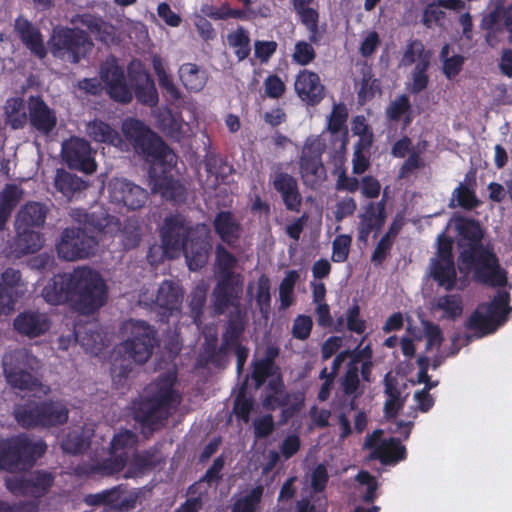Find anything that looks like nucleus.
Listing matches in <instances>:
<instances>
[{"instance_id": "f257e3e1", "label": "nucleus", "mask_w": 512, "mask_h": 512, "mask_svg": "<svg viewBox=\"0 0 512 512\" xmlns=\"http://www.w3.org/2000/svg\"><path fill=\"white\" fill-rule=\"evenodd\" d=\"M458 269L461 273H472L473 279L489 287H505L507 271L501 266L494 246L484 243V230L478 220L459 216L455 219Z\"/></svg>"}, {"instance_id": "f03ea898", "label": "nucleus", "mask_w": 512, "mask_h": 512, "mask_svg": "<svg viewBox=\"0 0 512 512\" xmlns=\"http://www.w3.org/2000/svg\"><path fill=\"white\" fill-rule=\"evenodd\" d=\"M162 248L169 258L184 253L191 271L203 268L212 248L210 232L205 224L191 226L181 214H170L164 218L160 228Z\"/></svg>"}, {"instance_id": "7ed1b4c3", "label": "nucleus", "mask_w": 512, "mask_h": 512, "mask_svg": "<svg viewBox=\"0 0 512 512\" xmlns=\"http://www.w3.org/2000/svg\"><path fill=\"white\" fill-rule=\"evenodd\" d=\"M129 336L118 346V354L111 365V377L116 385H123L135 364H144L158 345L157 330L144 320H130L126 323Z\"/></svg>"}, {"instance_id": "20e7f679", "label": "nucleus", "mask_w": 512, "mask_h": 512, "mask_svg": "<svg viewBox=\"0 0 512 512\" xmlns=\"http://www.w3.org/2000/svg\"><path fill=\"white\" fill-rule=\"evenodd\" d=\"M121 131L124 146H131L137 155L150 163V167L169 169L176 166L177 155L144 121L133 117L126 118L122 122Z\"/></svg>"}, {"instance_id": "39448f33", "label": "nucleus", "mask_w": 512, "mask_h": 512, "mask_svg": "<svg viewBox=\"0 0 512 512\" xmlns=\"http://www.w3.org/2000/svg\"><path fill=\"white\" fill-rule=\"evenodd\" d=\"M179 402L180 396L174 389V380L169 376L161 377L150 396L133 401V418L143 431L153 433L166 425Z\"/></svg>"}, {"instance_id": "423d86ee", "label": "nucleus", "mask_w": 512, "mask_h": 512, "mask_svg": "<svg viewBox=\"0 0 512 512\" xmlns=\"http://www.w3.org/2000/svg\"><path fill=\"white\" fill-rule=\"evenodd\" d=\"M3 372L7 383L20 391H39L44 395L50 392V387L44 385L38 371L40 360L26 348H17L3 356Z\"/></svg>"}, {"instance_id": "0eeeda50", "label": "nucleus", "mask_w": 512, "mask_h": 512, "mask_svg": "<svg viewBox=\"0 0 512 512\" xmlns=\"http://www.w3.org/2000/svg\"><path fill=\"white\" fill-rule=\"evenodd\" d=\"M47 450V444L26 434L0 439V470L15 473L31 469Z\"/></svg>"}, {"instance_id": "6e6552de", "label": "nucleus", "mask_w": 512, "mask_h": 512, "mask_svg": "<svg viewBox=\"0 0 512 512\" xmlns=\"http://www.w3.org/2000/svg\"><path fill=\"white\" fill-rule=\"evenodd\" d=\"M74 276L72 308L83 315L95 313L107 302L108 289L104 279L89 267L74 269Z\"/></svg>"}, {"instance_id": "1a4fd4ad", "label": "nucleus", "mask_w": 512, "mask_h": 512, "mask_svg": "<svg viewBox=\"0 0 512 512\" xmlns=\"http://www.w3.org/2000/svg\"><path fill=\"white\" fill-rule=\"evenodd\" d=\"M16 421L26 429L52 428L64 425L69 418V409L61 400L29 401L14 410Z\"/></svg>"}, {"instance_id": "9d476101", "label": "nucleus", "mask_w": 512, "mask_h": 512, "mask_svg": "<svg viewBox=\"0 0 512 512\" xmlns=\"http://www.w3.org/2000/svg\"><path fill=\"white\" fill-rule=\"evenodd\" d=\"M48 46L54 58L78 64L91 52L93 42L84 30L58 27L53 29Z\"/></svg>"}, {"instance_id": "9b49d317", "label": "nucleus", "mask_w": 512, "mask_h": 512, "mask_svg": "<svg viewBox=\"0 0 512 512\" xmlns=\"http://www.w3.org/2000/svg\"><path fill=\"white\" fill-rule=\"evenodd\" d=\"M326 143L320 136H310L304 141L299 156V175L302 183L310 190L319 189L327 179V171L322 159Z\"/></svg>"}, {"instance_id": "f8f14e48", "label": "nucleus", "mask_w": 512, "mask_h": 512, "mask_svg": "<svg viewBox=\"0 0 512 512\" xmlns=\"http://www.w3.org/2000/svg\"><path fill=\"white\" fill-rule=\"evenodd\" d=\"M244 291L243 275L217 277L211 295L212 309L215 315L231 311L246 310L241 304Z\"/></svg>"}, {"instance_id": "ddd939ff", "label": "nucleus", "mask_w": 512, "mask_h": 512, "mask_svg": "<svg viewBox=\"0 0 512 512\" xmlns=\"http://www.w3.org/2000/svg\"><path fill=\"white\" fill-rule=\"evenodd\" d=\"M97 241L82 228H65L56 245L59 258L75 261L88 258L94 253Z\"/></svg>"}, {"instance_id": "4468645a", "label": "nucleus", "mask_w": 512, "mask_h": 512, "mask_svg": "<svg viewBox=\"0 0 512 512\" xmlns=\"http://www.w3.org/2000/svg\"><path fill=\"white\" fill-rule=\"evenodd\" d=\"M100 78L105 85L106 93L118 103L128 104L133 99V91L128 85L124 70L116 60L106 61L100 67Z\"/></svg>"}, {"instance_id": "2eb2a0df", "label": "nucleus", "mask_w": 512, "mask_h": 512, "mask_svg": "<svg viewBox=\"0 0 512 512\" xmlns=\"http://www.w3.org/2000/svg\"><path fill=\"white\" fill-rule=\"evenodd\" d=\"M62 157L69 168L85 173L96 170L94 152L90 143L79 137H71L62 144Z\"/></svg>"}, {"instance_id": "dca6fc26", "label": "nucleus", "mask_w": 512, "mask_h": 512, "mask_svg": "<svg viewBox=\"0 0 512 512\" xmlns=\"http://www.w3.org/2000/svg\"><path fill=\"white\" fill-rule=\"evenodd\" d=\"M183 298L184 290L177 282L164 280L159 285L154 305L161 322L167 323L171 316L181 312Z\"/></svg>"}, {"instance_id": "f3484780", "label": "nucleus", "mask_w": 512, "mask_h": 512, "mask_svg": "<svg viewBox=\"0 0 512 512\" xmlns=\"http://www.w3.org/2000/svg\"><path fill=\"white\" fill-rule=\"evenodd\" d=\"M273 189L280 195L285 209L289 212L299 213L303 204L298 180L290 173L277 168L270 174Z\"/></svg>"}, {"instance_id": "a211bd4d", "label": "nucleus", "mask_w": 512, "mask_h": 512, "mask_svg": "<svg viewBox=\"0 0 512 512\" xmlns=\"http://www.w3.org/2000/svg\"><path fill=\"white\" fill-rule=\"evenodd\" d=\"M51 327L52 319L49 314L38 309H26L13 319L14 331L28 339L46 335Z\"/></svg>"}, {"instance_id": "6ab92c4d", "label": "nucleus", "mask_w": 512, "mask_h": 512, "mask_svg": "<svg viewBox=\"0 0 512 512\" xmlns=\"http://www.w3.org/2000/svg\"><path fill=\"white\" fill-rule=\"evenodd\" d=\"M27 122L33 131L48 137L55 130L58 119L55 110L50 108L40 96H30Z\"/></svg>"}, {"instance_id": "aec40b11", "label": "nucleus", "mask_w": 512, "mask_h": 512, "mask_svg": "<svg viewBox=\"0 0 512 512\" xmlns=\"http://www.w3.org/2000/svg\"><path fill=\"white\" fill-rule=\"evenodd\" d=\"M109 194L113 202L130 210L142 208L148 199L147 190L124 178H116L110 182Z\"/></svg>"}, {"instance_id": "412c9836", "label": "nucleus", "mask_w": 512, "mask_h": 512, "mask_svg": "<svg viewBox=\"0 0 512 512\" xmlns=\"http://www.w3.org/2000/svg\"><path fill=\"white\" fill-rule=\"evenodd\" d=\"M74 270L70 273H58L54 275L41 291L43 300L53 306L62 304L73 305Z\"/></svg>"}, {"instance_id": "4be33fe9", "label": "nucleus", "mask_w": 512, "mask_h": 512, "mask_svg": "<svg viewBox=\"0 0 512 512\" xmlns=\"http://www.w3.org/2000/svg\"><path fill=\"white\" fill-rule=\"evenodd\" d=\"M480 27L486 32V41L489 45H493L496 34L503 29L508 32V42L512 44V3L505 7L500 0L493 10L483 16Z\"/></svg>"}, {"instance_id": "5701e85b", "label": "nucleus", "mask_w": 512, "mask_h": 512, "mask_svg": "<svg viewBox=\"0 0 512 512\" xmlns=\"http://www.w3.org/2000/svg\"><path fill=\"white\" fill-rule=\"evenodd\" d=\"M387 196L386 191L380 201L377 203L369 202L364 211L359 215L360 223L358 228L359 241L366 242L369 235L374 231L379 233L385 224Z\"/></svg>"}, {"instance_id": "b1692460", "label": "nucleus", "mask_w": 512, "mask_h": 512, "mask_svg": "<svg viewBox=\"0 0 512 512\" xmlns=\"http://www.w3.org/2000/svg\"><path fill=\"white\" fill-rule=\"evenodd\" d=\"M14 32L33 56L40 60L46 58L48 51L43 34L30 20L22 15L18 16L14 21Z\"/></svg>"}, {"instance_id": "393cba45", "label": "nucleus", "mask_w": 512, "mask_h": 512, "mask_svg": "<svg viewBox=\"0 0 512 512\" xmlns=\"http://www.w3.org/2000/svg\"><path fill=\"white\" fill-rule=\"evenodd\" d=\"M294 88L298 97L309 106L318 105L325 97V86L319 75L308 69L296 75Z\"/></svg>"}, {"instance_id": "a878e982", "label": "nucleus", "mask_w": 512, "mask_h": 512, "mask_svg": "<svg viewBox=\"0 0 512 512\" xmlns=\"http://www.w3.org/2000/svg\"><path fill=\"white\" fill-rule=\"evenodd\" d=\"M157 166L150 167L149 177L153 184V191L160 193L166 200L181 202L186 197V188L178 180L175 179L171 174L173 168L164 169L161 168V173H157Z\"/></svg>"}, {"instance_id": "bb28decb", "label": "nucleus", "mask_w": 512, "mask_h": 512, "mask_svg": "<svg viewBox=\"0 0 512 512\" xmlns=\"http://www.w3.org/2000/svg\"><path fill=\"white\" fill-rule=\"evenodd\" d=\"M212 224L215 233L223 243L231 249H235L239 246L243 227L231 211H219L215 215Z\"/></svg>"}, {"instance_id": "cd10ccee", "label": "nucleus", "mask_w": 512, "mask_h": 512, "mask_svg": "<svg viewBox=\"0 0 512 512\" xmlns=\"http://www.w3.org/2000/svg\"><path fill=\"white\" fill-rule=\"evenodd\" d=\"M407 451L398 438L381 440L369 454V459L378 460L383 465H395L406 459Z\"/></svg>"}, {"instance_id": "c85d7f7f", "label": "nucleus", "mask_w": 512, "mask_h": 512, "mask_svg": "<svg viewBox=\"0 0 512 512\" xmlns=\"http://www.w3.org/2000/svg\"><path fill=\"white\" fill-rule=\"evenodd\" d=\"M15 230L13 249L17 255L33 254L42 248L44 236L39 230L19 225H15Z\"/></svg>"}, {"instance_id": "c756f323", "label": "nucleus", "mask_w": 512, "mask_h": 512, "mask_svg": "<svg viewBox=\"0 0 512 512\" xmlns=\"http://www.w3.org/2000/svg\"><path fill=\"white\" fill-rule=\"evenodd\" d=\"M48 208L45 204L30 201L24 204L16 215L15 225L39 230L47 218Z\"/></svg>"}, {"instance_id": "7c9ffc66", "label": "nucleus", "mask_w": 512, "mask_h": 512, "mask_svg": "<svg viewBox=\"0 0 512 512\" xmlns=\"http://www.w3.org/2000/svg\"><path fill=\"white\" fill-rule=\"evenodd\" d=\"M476 178L474 173H467L464 182L453 190L451 202L457 201V206L471 211L478 208L481 205V201L478 199L475 191ZM450 207H455L453 203H450Z\"/></svg>"}, {"instance_id": "2f4dec72", "label": "nucleus", "mask_w": 512, "mask_h": 512, "mask_svg": "<svg viewBox=\"0 0 512 512\" xmlns=\"http://www.w3.org/2000/svg\"><path fill=\"white\" fill-rule=\"evenodd\" d=\"M86 133L95 142L110 144L121 150L125 145L118 131L99 119H94L87 124Z\"/></svg>"}, {"instance_id": "473e14b6", "label": "nucleus", "mask_w": 512, "mask_h": 512, "mask_svg": "<svg viewBox=\"0 0 512 512\" xmlns=\"http://www.w3.org/2000/svg\"><path fill=\"white\" fill-rule=\"evenodd\" d=\"M248 323L246 310L230 311L227 324L222 334V343L232 349L240 344V339Z\"/></svg>"}, {"instance_id": "72a5a7b5", "label": "nucleus", "mask_w": 512, "mask_h": 512, "mask_svg": "<svg viewBox=\"0 0 512 512\" xmlns=\"http://www.w3.org/2000/svg\"><path fill=\"white\" fill-rule=\"evenodd\" d=\"M290 394L286 392L283 378L280 374L269 380L265 389L262 405L267 410H275L289 404Z\"/></svg>"}, {"instance_id": "f704fd0d", "label": "nucleus", "mask_w": 512, "mask_h": 512, "mask_svg": "<svg viewBox=\"0 0 512 512\" xmlns=\"http://www.w3.org/2000/svg\"><path fill=\"white\" fill-rule=\"evenodd\" d=\"M164 462L158 446H152L141 452H135L132 456L129 470L125 474V478L131 477V471L143 473L156 468Z\"/></svg>"}, {"instance_id": "c9c22d12", "label": "nucleus", "mask_w": 512, "mask_h": 512, "mask_svg": "<svg viewBox=\"0 0 512 512\" xmlns=\"http://www.w3.org/2000/svg\"><path fill=\"white\" fill-rule=\"evenodd\" d=\"M431 276L446 291H452L456 286L457 273L454 260H431Z\"/></svg>"}, {"instance_id": "e433bc0d", "label": "nucleus", "mask_w": 512, "mask_h": 512, "mask_svg": "<svg viewBox=\"0 0 512 512\" xmlns=\"http://www.w3.org/2000/svg\"><path fill=\"white\" fill-rule=\"evenodd\" d=\"M179 78L189 92H200L206 85L207 75L194 63H184L179 68Z\"/></svg>"}, {"instance_id": "4c0bfd02", "label": "nucleus", "mask_w": 512, "mask_h": 512, "mask_svg": "<svg viewBox=\"0 0 512 512\" xmlns=\"http://www.w3.org/2000/svg\"><path fill=\"white\" fill-rule=\"evenodd\" d=\"M54 186L57 191L68 199H71L76 193H80L87 188L86 182L81 177L63 169L57 170Z\"/></svg>"}, {"instance_id": "58836bf2", "label": "nucleus", "mask_w": 512, "mask_h": 512, "mask_svg": "<svg viewBox=\"0 0 512 512\" xmlns=\"http://www.w3.org/2000/svg\"><path fill=\"white\" fill-rule=\"evenodd\" d=\"M6 123L13 130L23 129L28 121L24 100L20 97H10L4 105Z\"/></svg>"}, {"instance_id": "ea45409f", "label": "nucleus", "mask_w": 512, "mask_h": 512, "mask_svg": "<svg viewBox=\"0 0 512 512\" xmlns=\"http://www.w3.org/2000/svg\"><path fill=\"white\" fill-rule=\"evenodd\" d=\"M482 308H484V305H480L473 311L465 323V327L468 330L475 331L478 337L491 334L497 328L496 319H492L487 312L485 314L482 313L480 311Z\"/></svg>"}, {"instance_id": "a19ab883", "label": "nucleus", "mask_w": 512, "mask_h": 512, "mask_svg": "<svg viewBox=\"0 0 512 512\" xmlns=\"http://www.w3.org/2000/svg\"><path fill=\"white\" fill-rule=\"evenodd\" d=\"M124 492L125 489L123 488V485H117L95 494H88L85 496L84 501L88 506L106 505L116 508L119 504V499L122 497Z\"/></svg>"}, {"instance_id": "79ce46f5", "label": "nucleus", "mask_w": 512, "mask_h": 512, "mask_svg": "<svg viewBox=\"0 0 512 512\" xmlns=\"http://www.w3.org/2000/svg\"><path fill=\"white\" fill-rule=\"evenodd\" d=\"M29 488L31 490L30 496L41 498L45 496L50 488L53 486L55 477L46 470H35L27 477Z\"/></svg>"}, {"instance_id": "37998d69", "label": "nucleus", "mask_w": 512, "mask_h": 512, "mask_svg": "<svg viewBox=\"0 0 512 512\" xmlns=\"http://www.w3.org/2000/svg\"><path fill=\"white\" fill-rule=\"evenodd\" d=\"M227 41L239 61L245 60L250 55L249 32L243 26H238L235 31L229 33Z\"/></svg>"}, {"instance_id": "c03bdc74", "label": "nucleus", "mask_w": 512, "mask_h": 512, "mask_svg": "<svg viewBox=\"0 0 512 512\" xmlns=\"http://www.w3.org/2000/svg\"><path fill=\"white\" fill-rule=\"evenodd\" d=\"M215 262L217 267V277L241 275L234 271V268L237 265L236 256L228 251L222 244H217L215 248Z\"/></svg>"}, {"instance_id": "a18cd8bd", "label": "nucleus", "mask_w": 512, "mask_h": 512, "mask_svg": "<svg viewBox=\"0 0 512 512\" xmlns=\"http://www.w3.org/2000/svg\"><path fill=\"white\" fill-rule=\"evenodd\" d=\"M434 308L443 311V317L455 320L463 312L462 298L458 294H447L436 298Z\"/></svg>"}, {"instance_id": "49530a36", "label": "nucleus", "mask_w": 512, "mask_h": 512, "mask_svg": "<svg viewBox=\"0 0 512 512\" xmlns=\"http://www.w3.org/2000/svg\"><path fill=\"white\" fill-rule=\"evenodd\" d=\"M430 64V55H424V57H421V59L416 63L411 73L412 84L409 89L410 93L416 95L428 87L430 80L427 72Z\"/></svg>"}, {"instance_id": "de8ad7c7", "label": "nucleus", "mask_w": 512, "mask_h": 512, "mask_svg": "<svg viewBox=\"0 0 512 512\" xmlns=\"http://www.w3.org/2000/svg\"><path fill=\"white\" fill-rule=\"evenodd\" d=\"M119 237L125 251L135 249L142 240V227L137 220L128 219L120 230Z\"/></svg>"}, {"instance_id": "09e8293b", "label": "nucleus", "mask_w": 512, "mask_h": 512, "mask_svg": "<svg viewBox=\"0 0 512 512\" xmlns=\"http://www.w3.org/2000/svg\"><path fill=\"white\" fill-rule=\"evenodd\" d=\"M127 464V455H111L109 458L104 459L90 467V473L98 474L101 476H111L121 472Z\"/></svg>"}, {"instance_id": "8fccbe9b", "label": "nucleus", "mask_w": 512, "mask_h": 512, "mask_svg": "<svg viewBox=\"0 0 512 512\" xmlns=\"http://www.w3.org/2000/svg\"><path fill=\"white\" fill-rule=\"evenodd\" d=\"M509 302V293L502 291L498 292L489 304L484 305L486 312L492 317V319H496L497 325L506 321L507 315L510 312Z\"/></svg>"}, {"instance_id": "3c124183", "label": "nucleus", "mask_w": 512, "mask_h": 512, "mask_svg": "<svg viewBox=\"0 0 512 512\" xmlns=\"http://www.w3.org/2000/svg\"><path fill=\"white\" fill-rule=\"evenodd\" d=\"M138 443L137 435L131 430H123L115 434L110 442V454L121 455L125 453L129 458V451L135 448Z\"/></svg>"}, {"instance_id": "603ef678", "label": "nucleus", "mask_w": 512, "mask_h": 512, "mask_svg": "<svg viewBox=\"0 0 512 512\" xmlns=\"http://www.w3.org/2000/svg\"><path fill=\"white\" fill-rule=\"evenodd\" d=\"M377 93H381L380 82L373 78L370 70L363 72L360 88L357 92L359 104L372 100Z\"/></svg>"}, {"instance_id": "864d4df0", "label": "nucleus", "mask_w": 512, "mask_h": 512, "mask_svg": "<svg viewBox=\"0 0 512 512\" xmlns=\"http://www.w3.org/2000/svg\"><path fill=\"white\" fill-rule=\"evenodd\" d=\"M207 300L206 289L197 287L190 295L189 310L192 321L198 327L203 324L204 307Z\"/></svg>"}, {"instance_id": "5fc2aeb1", "label": "nucleus", "mask_w": 512, "mask_h": 512, "mask_svg": "<svg viewBox=\"0 0 512 512\" xmlns=\"http://www.w3.org/2000/svg\"><path fill=\"white\" fill-rule=\"evenodd\" d=\"M263 496V487L256 486L244 497L238 499L232 512H257Z\"/></svg>"}, {"instance_id": "6e6d98bb", "label": "nucleus", "mask_w": 512, "mask_h": 512, "mask_svg": "<svg viewBox=\"0 0 512 512\" xmlns=\"http://www.w3.org/2000/svg\"><path fill=\"white\" fill-rule=\"evenodd\" d=\"M358 365L359 359H351L347 364V370L341 382L342 390L347 396L356 394L360 387Z\"/></svg>"}, {"instance_id": "4d7b16f0", "label": "nucleus", "mask_w": 512, "mask_h": 512, "mask_svg": "<svg viewBox=\"0 0 512 512\" xmlns=\"http://www.w3.org/2000/svg\"><path fill=\"white\" fill-rule=\"evenodd\" d=\"M299 274L296 270H290L286 273L279 286V298L281 308L286 309L293 303V291Z\"/></svg>"}, {"instance_id": "13d9d810", "label": "nucleus", "mask_w": 512, "mask_h": 512, "mask_svg": "<svg viewBox=\"0 0 512 512\" xmlns=\"http://www.w3.org/2000/svg\"><path fill=\"white\" fill-rule=\"evenodd\" d=\"M348 119V110L344 103L334 104L331 114L328 117L327 130L332 134H337L344 130L347 133L346 122Z\"/></svg>"}, {"instance_id": "bf43d9fd", "label": "nucleus", "mask_w": 512, "mask_h": 512, "mask_svg": "<svg viewBox=\"0 0 512 512\" xmlns=\"http://www.w3.org/2000/svg\"><path fill=\"white\" fill-rule=\"evenodd\" d=\"M134 93L137 101L141 104L152 107L158 103V92L149 75H146L145 83L136 85Z\"/></svg>"}, {"instance_id": "052dcab7", "label": "nucleus", "mask_w": 512, "mask_h": 512, "mask_svg": "<svg viewBox=\"0 0 512 512\" xmlns=\"http://www.w3.org/2000/svg\"><path fill=\"white\" fill-rule=\"evenodd\" d=\"M271 283L267 275L262 274L257 281L256 304L263 315L269 313L271 308Z\"/></svg>"}, {"instance_id": "680f3d73", "label": "nucleus", "mask_w": 512, "mask_h": 512, "mask_svg": "<svg viewBox=\"0 0 512 512\" xmlns=\"http://www.w3.org/2000/svg\"><path fill=\"white\" fill-rule=\"evenodd\" d=\"M316 58L314 47L307 41L300 40L296 42L292 54V61L300 66H307Z\"/></svg>"}, {"instance_id": "e2e57ef3", "label": "nucleus", "mask_w": 512, "mask_h": 512, "mask_svg": "<svg viewBox=\"0 0 512 512\" xmlns=\"http://www.w3.org/2000/svg\"><path fill=\"white\" fill-rule=\"evenodd\" d=\"M354 132L360 135L358 142L355 145V150L362 152L368 151L373 143V135L369 132V127L365 123L362 116H357L354 120Z\"/></svg>"}, {"instance_id": "0e129e2a", "label": "nucleus", "mask_w": 512, "mask_h": 512, "mask_svg": "<svg viewBox=\"0 0 512 512\" xmlns=\"http://www.w3.org/2000/svg\"><path fill=\"white\" fill-rule=\"evenodd\" d=\"M278 369L277 366H272L268 363H265L261 360H256L252 363V379L254 381V386L256 389H259L264 385L266 380L275 374V371Z\"/></svg>"}, {"instance_id": "69168bd1", "label": "nucleus", "mask_w": 512, "mask_h": 512, "mask_svg": "<svg viewBox=\"0 0 512 512\" xmlns=\"http://www.w3.org/2000/svg\"><path fill=\"white\" fill-rule=\"evenodd\" d=\"M351 241L352 238L346 234L335 237L332 242V261L342 263L348 259Z\"/></svg>"}, {"instance_id": "338daca9", "label": "nucleus", "mask_w": 512, "mask_h": 512, "mask_svg": "<svg viewBox=\"0 0 512 512\" xmlns=\"http://www.w3.org/2000/svg\"><path fill=\"white\" fill-rule=\"evenodd\" d=\"M253 409V400L248 398L245 393V388H242L234 400L233 412L236 417L243 422L247 423L250 418V413Z\"/></svg>"}, {"instance_id": "774afa93", "label": "nucleus", "mask_w": 512, "mask_h": 512, "mask_svg": "<svg viewBox=\"0 0 512 512\" xmlns=\"http://www.w3.org/2000/svg\"><path fill=\"white\" fill-rule=\"evenodd\" d=\"M313 320L308 315H298L292 326V335L295 339L304 341L311 335Z\"/></svg>"}]
</instances>
